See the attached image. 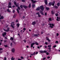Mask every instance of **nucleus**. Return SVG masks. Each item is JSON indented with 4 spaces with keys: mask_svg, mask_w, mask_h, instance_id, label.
Segmentation results:
<instances>
[{
    "mask_svg": "<svg viewBox=\"0 0 60 60\" xmlns=\"http://www.w3.org/2000/svg\"><path fill=\"white\" fill-rule=\"evenodd\" d=\"M8 8H11V2H9L8 3Z\"/></svg>",
    "mask_w": 60,
    "mask_h": 60,
    "instance_id": "obj_1",
    "label": "nucleus"
},
{
    "mask_svg": "<svg viewBox=\"0 0 60 60\" xmlns=\"http://www.w3.org/2000/svg\"><path fill=\"white\" fill-rule=\"evenodd\" d=\"M55 3V1H53V2L52 3H49V6H51L52 5V6H54Z\"/></svg>",
    "mask_w": 60,
    "mask_h": 60,
    "instance_id": "obj_2",
    "label": "nucleus"
},
{
    "mask_svg": "<svg viewBox=\"0 0 60 60\" xmlns=\"http://www.w3.org/2000/svg\"><path fill=\"white\" fill-rule=\"evenodd\" d=\"M38 52H34V53L33 54H30V55H31V56H34V55H35V54H38Z\"/></svg>",
    "mask_w": 60,
    "mask_h": 60,
    "instance_id": "obj_3",
    "label": "nucleus"
},
{
    "mask_svg": "<svg viewBox=\"0 0 60 60\" xmlns=\"http://www.w3.org/2000/svg\"><path fill=\"white\" fill-rule=\"evenodd\" d=\"M48 24L49 26H49V27H51V28H53V26H51L52 25V26H54V25L53 24L49 23V24Z\"/></svg>",
    "mask_w": 60,
    "mask_h": 60,
    "instance_id": "obj_4",
    "label": "nucleus"
},
{
    "mask_svg": "<svg viewBox=\"0 0 60 60\" xmlns=\"http://www.w3.org/2000/svg\"><path fill=\"white\" fill-rule=\"evenodd\" d=\"M14 22H12L11 23V26L12 27V28H14V26H14Z\"/></svg>",
    "mask_w": 60,
    "mask_h": 60,
    "instance_id": "obj_5",
    "label": "nucleus"
},
{
    "mask_svg": "<svg viewBox=\"0 0 60 60\" xmlns=\"http://www.w3.org/2000/svg\"><path fill=\"white\" fill-rule=\"evenodd\" d=\"M40 9L41 10L43 11L44 10V7L43 6H40Z\"/></svg>",
    "mask_w": 60,
    "mask_h": 60,
    "instance_id": "obj_6",
    "label": "nucleus"
},
{
    "mask_svg": "<svg viewBox=\"0 0 60 60\" xmlns=\"http://www.w3.org/2000/svg\"><path fill=\"white\" fill-rule=\"evenodd\" d=\"M6 33L4 32V34H2L3 36V37H5V35H6Z\"/></svg>",
    "mask_w": 60,
    "mask_h": 60,
    "instance_id": "obj_7",
    "label": "nucleus"
},
{
    "mask_svg": "<svg viewBox=\"0 0 60 60\" xmlns=\"http://www.w3.org/2000/svg\"><path fill=\"white\" fill-rule=\"evenodd\" d=\"M14 4L16 6V7H18L19 6V4H16V2H15L14 3Z\"/></svg>",
    "mask_w": 60,
    "mask_h": 60,
    "instance_id": "obj_8",
    "label": "nucleus"
},
{
    "mask_svg": "<svg viewBox=\"0 0 60 60\" xmlns=\"http://www.w3.org/2000/svg\"><path fill=\"white\" fill-rule=\"evenodd\" d=\"M34 44H35V43H33L31 45V47L32 48L33 47V45H34Z\"/></svg>",
    "mask_w": 60,
    "mask_h": 60,
    "instance_id": "obj_9",
    "label": "nucleus"
},
{
    "mask_svg": "<svg viewBox=\"0 0 60 60\" xmlns=\"http://www.w3.org/2000/svg\"><path fill=\"white\" fill-rule=\"evenodd\" d=\"M11 51L13 53H14L15 52V49L14 48L12 49L11 50Z\"/></svg>",
    "mask_w": 60,
    "mask_h": 60,
    "instance_id": "obj_10",
    "label": "nucleus"
},
{
    "mask_svg": "<svg viewBox=\"0 0 60 60\" xmlns=\"http://www.w3.org/2000/svg\"><path fill=\"white\" fill-rule=\"evenodd\" d=\"M40 7H38V8H37L36 9V11H40Z\"/></svg>",
    "mask_w": 60,
    "mask_h": 60,
    "instance_id": "obj_11",
    "label": "nucleus"
},
{
    "mask_svg": "<svg viewBox=\"0 0 60 60\" xmlns=\"http://www.w3.org/2000/svg\"><path fill=\"white\" fill-rule=\"evenodd\" d=\"M45 3L46 5L48 4V2L47 1V0H45Z\"/></svg>",
    "mask_w": 60,
    "mask_h": 60,
    "instance_id": "obj_12",
    "label": "nucleus"
},
{
    "mask_svg": "<svg viewBox=\"0 0 60 60\" xmlns=\"http://www.w3.org/2000/svg\"><path fill=\"white\" fill-rule=\"evenodd\" d=\"M36 24V22H33L32 23V25H34Z\"/></svg>",
    "mask_w": 60,
    "mask_h": 60,
    "instance_id": "obj_13",
    "label": "nucleus"
},
{
    "mask_svg": "<svg viewBox=\"0 0 60 60\" xmlns=\"http://www.w3.org/2000/svg\"><path fill=\"white\" fill-rule=\"evenodd\" d=\"M23 8H25V9H26V8H27V6H25V5H23Z\"/></svg>",
    "mask_w": 60,
    "mask_h": 60,
    "instance_id": "obj_14",
    "label": "nucleus"
},
{
    "mask_svg": "<svg viewBox=\"0 0 60 60\" xmlns=\"http://www.w3.org/2000/svg\"><path fill=\"white\" fill-rule=\"evenodd\" d=\"M31 1L33 3H34V4L36 2V1H34V0H31Z\"/></svg>",
    "mask_w": 60,
    "mask_h": 60,
    "instance_id": "obj_15",
    "label": "nucleus"
},
{
    "mask_svg": "<svg viewBox=\"0 0 60 60\" xmlns=\"http://www.w3.org/2000/svg\"><path fill=\"white\" fill-rule=\"evenodd\" d=\"M4 30L5 31V32H8V31H9V30H5L4 29Z\"/></svg>",
    "mask_w": 60,
    "mask_h": 60,
    "instance_id": "obj_16",
    "label": "nucleus"
},
{
    "mask_svg": "<svg viewBox=\"0 0 60 60\" xmlns=\"http://www.w3.org/2000/svg\"><path fill=\"white\" fill-rule=\"evenodd\" d=\"M13 17L14 18H16V14H14V15L13 16Z\"/></svg>",
    "mask_w": 60,
    "mask_h": 60,
    "instance_id": "obj_17",
    "label": "nucleus"
},
{
    "mask_svg": "<svg viewBox=\"0 0 60 60\" xmlns=\"http://www.w3.org/2000/svg\"><path fill=\"white\" fill-rule=\"evenodd\" d=\"M4 19V16H1L0 18V19Z\"/></svg>",
    "mask_w": 60,
    "mask_h": 60,
    "instance_id": "obj_18",
    "label": "nucleus"
},
{
    "mask_svg": "<svg viewBox=\"0 0 60 60\" xmlns=\"http://www.w3.org/2000/svg\"><path fill=\"white\" fill-rule=\"evenodd\" d=\"M34 37H38V35L37 34H34Z\"/></svg>",
    "mask_w": 60,
    "mask_h": 60,
    "instance_id": "obj_19",
    "label": "nucleus"
},
{
    "mask_svg": "<svg viewBox=\"0 0 60 60\" xmlns=\"http://www.w3.org/2000/svg\"><path fill=\"white\" fill-rule=\"evenodd\" d=\"M53 7L56 9H57L58 8V7L56 6H55Z\"/></svg>",
    "mask_w": 60,
    "mask_h": 60,
    "instance_id": "obj_20",
    "label": "nucleus"
},
{
    "mask_svg": "<svg viewBox=\"0 0 60 60\" xmlns=\"http://www.w3.org/2000/svg\"><path fill=\"white\" fill-rule=\"evenodd\" d=\"M11 60H15V58L12 57L11 59Z\"/></svg>",
    "mask_w": 60,
    "mask_h": 60,
    "instance_id": "obj_21",
    "label": "nucleus"
},
{
    "mask_svg": "<svg viewBox=\"0 0 60 60\" xmlns=\"http://www.w3.org/2000/svg\"><path fill=\"white\" fill-rule=\"evenodd\" d=\"M35 44H36L37 45H39V44L37 42H35Z\"/></svg>",
    "mask_w": 60,
    "mask_h": 60,
    "instance_id": "obj_22",
    "label": "nucleus"
},
{
    "mask_svg": "<svg viewBox=\"0 0 60 60\" xmlns=\"http://www.w3.org/2000/svg\"><path fill=\"white\" fill-rule=\"evenodd\" d=\"M51 13L52 14H54L55 13L54 12V11H51Z\"/></svg>",
    "mask_w": 60,
    "mask_h": 60,
    "instance_id": "obj_23",
    "label": "nucleus"
},
{
    "mask_svg": "<svg viewBox=\"0 0 60 60\" xmlns=\"http://www.w3.org/2000/svg\"><path fill=\"white\" fill-rule=\"evenodd\" d=\"M7 11L8 12H10L11 11L9 9H7Z\"/></svg>",
    "mask_w": 60,
    "mask_h": 60,
    "instance_id": "obj_24",
    "label": "nucleus"
},
{
    "mask_svg": "<svg viewBox=\"0 0 60 60\" xmlns=\"http://www.w3.org/2000/svg\"><path fill=\"white\" fill-rule=\"evenodd\" d=\"M10 40L13 41V40H14V39L12 37H11L10 38Z\"/></svg>",
    "mask_w": 60,
    "mask_h": 60,
    "instance_id": "obj_25",
    "label": "nucleus"
},
{
    "mask_svg": "<svg viewBox=\"0 0 60 60\" xmlns=\"http://www.w3.org/2000/svg\"><path fill=\"white\" fill-rule=\"evenodd\" d=\"M40 52L41 53H43V51H40Z\"/></svg>",
    "mask_w": 60,
    "mask_h": 60,
    "instance_id": "obj_26",
    "label": "nucleus"
},
{
    "mask_svg": "<svg viewBox=\"0 0 60 60\" xmlns=\"http://www.w3.org/2000/svg\"><path fill=\"white\" fill-rule=\"evenodd\" d=\"M35 5L34 4H32V7H34V6H35Z\"/></svg>",
    "mask_w": 60,
    "mask_h": 60,
    "instance_id": "obj_27",
    "label": "nucleus"
},
{
    "mask_svg": "<svg viewBox=\"0 0 60 60\" xmlns=\"http://www.w3.org/2000/svg\"><path fill=\"white\" fill-rule=\"evenodd\" d=\"M17 11L18 12V13H19V9L18 8H17Z\"/></svg>",
    "mask_w": 60,
    "mask_h": 60,
    "instance_id": "obj_28",
    "label": "nucleus"
},
{
    "mask_svg": "<svg viewBox=\"0 0 60 60\" xmlns=\"http://www.w3.org/2000/svg\"><path fill=\"white\" fill-rule=\"evenodd\" d=\"M57 5L58 6H59V5H60V3H58L57 4Z\"/></svg>",
    "mask_w": 60,
    "mask_h": 60,
    "instance_id": "obj_29",
    "label": "nucleus"
},
{
    "mask_svg": "<svg viewBox=\"0 0 60 60\" xmlns=\"http://www.w3.org/2000/svg\"><path fill=\"white\" fill-rule=\"evenodd\" d=\"M49 21H52V20H51V18H49Z\"/></svg>",
    "mask_w": 60,
    "mask_h": 60,
    "instance_id": "obj_30",
    "label": "nucleus"
},
{
    "mask_svg": "<svg viewBox=\"0 0 60 60\" xmlns=\"http://www.w3.org/2000/svg\"><path fill=\"white\" fill-rule=\"evenodd\" d=\"M31 7V4H30L29 5V8H30Z\"/></svg>",
    "mask_w": 60,
    "mask_h": 60,
    "instance_id": "obj_31",
    "label": "nucleus"
},
{
    "mask_svg": "<svg viewBox=\"0 0 60 60\" xmlns=\"http://www.w3.org/2000/svg\"><path fill=\"white\" fill-rule=\"evenodd\" d=\"M20 7L22 8H23V5H21L20 6Z\"/></svg>",
    "mask_w": 60,
    "mask_h": 60,
    "instance_id": "obj_32",
    "label": "nucleus"
},
{
    "mask_svg": "<svg viewBox=\"0 0 60 60\" xmlns=\"http://www.w3.org/2000/svg\"><path fill=\"white\" fill-rule=\"evenodd\" d=\"M46 9L47 10H49V8L47 7L46 8Z\"/></svg>",
    "mask_w": 60,
    "mask_h": 60,
    "instance_id": "obj_33",
    "label": "nucleus"
},
{
    "mask_svg": "<svg viewBox=\"0 0 60 60\" xmlns=\"http://www.w3.org/2000/svg\"><path fill=\"white\" fill-rule=\"evenodd\" d=\"M36 14H37V15H38L40 14V13H39V12L37 13H36Z\"/></svg>",
    "mask_w": 60,
    "mask_h": 60,
    "instance_id": "obj_34",
    "label": "nucleus"
},
{
    "mask_svg": "<svg viewBox=\"0 0 60 60\" xmlns=\"http://www.w3.org/2000/svg\"><path fill=\"white\" fill-rule=\"evenodd\" d=\"M20 58L21 59H24V57L23 56L21 57Z\"/></svg>",
    "mask_w": 60,
    "mask_h": 60,
    "instance_id": "obj_35",
    "label": "nucleus"
},
{
    "mask_svg": "<svg viewBox=\"0 0 60 60\" xmlns=\"http://www.w3.org/2000/svg\"><path fill=\"white\" fill-rule=\"evenodd\" d=\"M38 17H39V18H40V17H41V15H40L39 14V15H38Z\"/></svg>",
    "mask_w": 60,
    "mask_h": 60,
    "instance_id": "obj_36",
    "label": "nucleus"
},
{
    "mask_svg": "<svg viewBox=\"0 0 60 60\" xmlns=\"http://www.w3.org/2000/svg\"><path fill=\"white\" fill-rule=\"evenodd\" d=\"M55 43H57H57H58V41H56L55 42Z\"/></svg>",
    "mask_w": 60,
    "mask_h": 60,
    "instance_id": "obj_37",
    "label": "nucleus"
},
{
    "mask_svg": "<svg viewBox=\"0 0 60 60\" xmlns=\"http://www.w3.org/2000/svg\"><path fill=\"white\" fill-rule=\"evenodd\" d=\"M47 51H45L44 50V51H43V53H46V52H47Z\"/></svg>",
    "mask_w": 60,
    "mask_h": 60,
    "instance_id": "obj_38",
    "label": "nucleus"
},
{
    "mask_svg": "<svg viewBox=\"0 0 60 60\" xmlns=\"http://www.w3.org/2000/svg\"><path fill=\"white\" fill-rule=\"evenodd\" d=\"M17 26L18 27H19V24H17Z\"/></svg>",
    "mask_w": 60,
    "mask_h": 60,
    "instance_id": "obj_39",
    "label": "nucleus"
},
{
    "mask_svg": "<svg viewBox=\"0 0 60 60\" xmlns=\"http://www.w3.org/2000/svg\"><path fill=\"white\" fill-rule=\"evenodd\" d=\"M40 13L42 15H43V12H42V11H41L40 12Z\"/></svg>",
    "mask_w": 60,
    "mask_h": 60,
    "instance_id": "obj_40",
    "label": "nucleus"
},
{
    "mask_svg": "<svg viewBox=\"0 0 60 60\" xmlns=\"http://www.w3.org/2000/svg\"><path fill=\"white\" fill-rule=\"evenodd\" d=\"M23 41H24V42L25 43H26V40H23Z\"/></svg>",
    "mask_w": 60,
    "mask_h": 60,
    "instance_id": "obj_41",
    "label": "nucleus"
},
{
    "mask_svg": "<svg viewBox=\"0 0 60 60\" xmlns=\"http://www.w3.org/2000/svg\"><path fill=\"white\" fill-rule=\"evenodd\" d=\"M51 47V45H48V48H50Z\"/></svg>",
    "mask_w": 60,
    "mask_h": 60,
    "instance_id": "obj_42",
    "label": "nucleus"
},
{
    "mask_svg": "<svg viewBox=\"0 0 60 60\" xmlns=\"http://www.w3.org/2000/svg\"><path fill=\"white\" fill-rule=\"evenodd\" d=\"M10 46H11V47H12V43H11L10 44Z\"/></svg>",
    "mask_w": 60,
    "mask_h": 60,
    "instance_id": "obj_43",
    "label": "nucleus"
},
{
    "mask_svg": "<svg viewBox=\"0 0 60 60\" xmlns=\"http://www.w3.org/2000/svg\"><path fill=\"white\" fill-rule=\"evenodd\" d=\"M55 15L56 16H58V14H57V13H56L55 14Z\"/></svg>",
    "mask_w": 60,
    "mask_h": 60,
    "instance_id": "obj_44",
    "label": "nucleus"
},
{
    "mask_svg": "<svg viewBox=\"0 0 60 60\" xmlns=\"http://www.w3.org/2000/svg\"><path fill=\"white\" fill-rule=\"evenodd\" d=\"M7 58L6 57H4V60H6Z\"/></svg>",
    "mask_w": 60,
    "mask_h": 60,
    "instance_id": "obj_45",
    "label": "nucleus"
},
{
    "mask_svg": "<svg viewBox=\"0 0 60 60\" xmlns=\"http://www.w3.org/2000/svg\"><path fill=\"white\" fill-rule=\"evenodd\" d=\"M46 54L47 55H48L49 54V53L48 52H47L46 53Z\"/></svg>",
    "mask_w": 60,
    "mask_h": 60,
    "instance_id": "obj_46",
    "label": "nucleus"
},
{
    "mask_svg": "<svg viewBox=\"0 0 60 60\" xmlns=\"http://www.w3.org/2000/svg\"><path fill=\"white\" fill-rule=\"evenodd\" d=\"M22 2H25V0H21Z\"/></svg>",
    "mask_w": 60,
    "mask_h": 60,
    "instance_id": "obj_47",
    "label": "nucleus"
},
{
    "mask_svg": "<svg viewBox=\"0 0 60 60\" xmlns=\"http://www.w3.org/2000/svg\"><path fill=\"white\" fill-rule=\"evenodd\" d=\"M18 8L19 10H20V8L19 7H18Z\"/></svg>",
    "mask_w": 60,
    "mask_h": 60,
    "instance_id": "obj_48",
    "label": "nucleus"
},
{
    "mask_svg": "<svg viewBox=\"0 0 60 60\" xmlns=\"http://www.w3.org/2000/svg\"><path fill=\"white\" fill-rule=\"evenodd\" d=\"M23 30L24 31H25L26 30V29L25 28H23Z\"/></svg>",
    "mask_w": 60,
    "mask_h": 60,
    "instance_id": "obj_49",
    "label": "nucleus"
},
{
    "mask_svg": "<svg viewBox=\"0 0 60 60\" xmlns=\"http://www.w3.org/2000/svg\"><path fill=\"white\" fill-rule=\"evenodd\" d=\"M4 46L5 47H8V46L7 45H4Z\"/></svg>",
    "mask_w": 60,
    "mask_h": 60,
    "instance_id": "obj_50",
    "label": "nucleus"
},
{
    "mask_svg": "<svg viewBox=\"0 0 60 60\" xmlns=\"http://www.w3.org/2000/svg\"><path fill=\"white\" fill-rule=\"evenodd\" d=\"M56 47V45H54L53 46V48H55V47Z\"/></svg>",
    "mask_w": 60,
    "mask_h": 60,
    "instance_id": "obj_51",
    "label": "nucleus"
},
{
    "mask_svg": "<svg viewBox=\"0 0 60 60\" xmlns=\"http://www.w3.org/2000/svg\"><path fill=\"white\" fill-rule=\"evenodd\" d=\"M15 12V11L14 10H13V13H14Z\"/></svg>",
    "mask_w": 60,
    "mask_h": 60,
    "instance_id": "obj_52",
    "label": "nucleus"
},
{
    "mask_svg": "<svg viewBox=\"0 0 60 60\" xmlns=\"http://www.w3.org/2000/svg\"><path fill=\"white\" fill-rule=\"evenodd\" d=\"M3 50V49L2 48H0V50Z\"/></svg>",
    "mask_w": 60,
    "mask_h": 60,
    "instance_id": "obj_53",
    "label": "nucleus"
},
{
    "mask_svg": "<svg viewBox=\"0 0 60 60\" xmlns=\"http://www.w3.org/2000/svg\"><path fill=\"white\" fill-rule=\"evenodd\" d=\"M46 38V39H47V40H49V38H48V37H47Z\"/></svg>",
    "mask_w": 60,
    "mask_h": 60,
    "instance_id": "obj_54",
    "label": "nucleus"
},
{
    "mask_svg": "<svg viewBox=\"0 0 60 60\" xmlns=\"http://www.w3.org/2000/svg\"><path fill=\"white\" fill-rule=\"evenodd\" d=\"M45 43L46 44V45H48V43H47V42H45Z\"/></svg>",
    "mask_w": 60,
    "mask_h": 60,
    "instance_id": "obj_55",
    "label": "nucleus"
},
{
    "mask_svg": "<svg viewBox=\"0 0 60 60\" xmlns=\"http://www.w3.org/2000/svg\"><path fill=\"white\" fill-rule=\"evenodd\" d=\"M45 59H46V58L45 57V58H43V60H45Z\"/></svg>",
    "mask_w": 60,
    "mask_h": 60,
    "instance_id": "obj_56",
    "label": "nucleus"
},
{
    "mask_svg": "<svg viewBox=\"0 0 60 60\" xmlns=\"http://www.w3.org/2000/svg\"><path fill=\"white\" fill-rule=\"evenodd\" d=\"M59 35V34L58 33H57V36H58Z\"/></svg>",
    "mask_w": 60,
    "mask_h": 60,
    "instance_id": "obj_57",
    "label": "nucleus"
},
{
    "mask_svg": "<svg viewBox=\"0 0 60 60\" xmlns=\"http://www.w3.org/2000/svg\"><path fill=\"white\" fill-rule=\"evenodd\" d=\"M47 13H45V16H47Z\"/></svg>",
    "mask_w": 60,
    "mask_h": 60,
    "instance_id": "obj_58",
    "label": "nucleus"
},
{
    "mask_svg": "<svg viewBox=\"0 0 60 60\" xmlns=\"http://www.w3.org/2000/svg\"><path fill=\"white\" fill-rule=\"evenodd\" d=\"M47 58L48 59L50 58V56H48V57H47Z\"/></svg>",
    "mask_w": 60,
    "mask_h": 60,
    "instance_id": "obj_59",
    "label": "nucleus"
},
{
    "mask_svg": "<svg viewBox=\"0 0 60 60\" xmlns=\"http://www.w3.org/2000/svg\"><path fill=\"white\" fill-rule=\"evenodd\" d=\"M6 41H6V40H4V42H6Z\"/></svg>",
    "mask_w": 60,
    "mask_h": 60,
    "instance_id": "obj_60",
    "label": "nucleus"
},
{
    "mask_svg": "<svg viewBox=\"0 0 60 60\" xmlns=\"http://www.w3.org/2000/svg\"><path fill=\"white\" fill-rule=\"evenodd\" d=\"M26 48H29V46L27 45L26 46Z\"/></svg>",
    "mask_w": 60,
    "mask_h": 60,
    "instance_id": "obj_61",
    "label": "nucleus"
},
{
    "mask_svg": "<svg viewBox=\"0 0 60 60\" xmlns=\"http://www.w3.org/2000/svg\"><path fill=\"white\" fill-rule=\"evenodd\" d=\"M18 60H22V59H18Z\"/></svg>",
    "mask_w": 60,
    "mask_h": 60,
    "instance_id": "obj_62",
    "label": "nucleus"
},
{
    "mask_svg": "<svg viewBox=\"0 0 60 60\" xmlns=\"http://www.w3.org/2000/svg\"><path fill=\"white\" fill-rule=\"evenodd\" d=\"M48 49H51V48L50 47L49 48H48Z\"/></svg>",
    "mask_w": 60,
    "mask_h": 60,
    "instance_id": "obj_63",
    "label": "nucleus"
},
{
    "mask_svg": "<svg viewBox=\"0 0 60 60\" xmlns=\"http://www.w3.org/2000/svg\"><path fill=\"white\" fill-rule=\"evenodd\" d=\"M47 46H45V48H47Z\"/></svg>",
    "mask_w": 60,
    "mask_h": 60,
    "instance_id": "obj_64",
    "label": "nucleus"
}]
</instances>
